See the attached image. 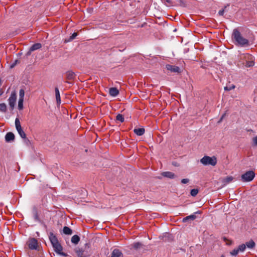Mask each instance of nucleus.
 I'll use <instances>...</instances> for the list:
<instances>
[{
    "label": "nucleus",
    "mask_w": 257,
    "mask_h": 257,
    "mask_svg": "<svg viewBox=\"0 0 257 257\" xmlns=\"http://www.w3.org/2000/svg\"><path fill=\"white\" fill-rule=\"evenodd\" d=\"M241 59L245 61V66L246 67H250L254 65V57L249 54H243Z\"/></svg>",
    "instance_id": "obj_4"
},
{
    "label": "nucleus",
    "mask_w": 257,
    "mask_h": 257,
    "mask_svg": "<svg viewBox=\"0 0 257 257\" xmlns=\"http://www.w3.org/2000/svg\"><path fill=\"white\" fill-rule=\"evenodd\" d=\"M75 252L78 257H89L91 254V249L87 243L83 247H76Z\"/></svg>",
    "instance_id": "obj_3"
},
{
    "label": "nucleus",
    "mask_w": 257,
    "mask_h": 257,
    "mask_svg": "<svg viewBox=\"0 0 257 257\" xmlns=\"http://www.w3.org/2000/svg\"><path fill=\"white\" fill-rule=\"evenodd\" d=\"M235 88V86L234 85H232L230 86H225L224 87V90L226 91H230Z\"/></svg>",
    "instance_id": "obj_34"
},
{
    "label": "nucleus",
    "mask_w": 257,
    "mask_h": 257,
    "mask_svg": "<svg viewBox=\"0 0 257 257\" xmlns=\"http://www.w3.org/2000/svg\"><path fill=\"white\" fill-rule=\"evenodd\" d=\"M42 45L40 43H36L33 44L30 48V51H34L35 50H37L38 49H39L41 48Z\"/></svg>",
    "instance_id": "obj_20"
},
{
    "label": "nucleus",
    "mask_w": 257,
    "mask_h": 257,
    "mask_svg": "<svg viewBox=\"0 0 257 257\" xmlns=\"http://www.w3.org/2000/svg\"><path fill=\"white\" fill-rule=\"evenodd\" d=\"M239 253L237 248L234 249L230 252V254L233 256H236Z\"/></svg>",
    "instance_id": "obj_33"
},
{
    "label": "nucleus",
    "mask_w": 257,
    "mask_h": 257,
    "mask_svg": "<svg viewBox=\"0 0 257 257\" xmlns=\"http://www.w3.org/2000/svg\"><path fill=\"white\" fill-rule=\"evenodd\" d=\"M166 2L168 3H171V0H166Z\"/></svg>",
    "instance_id": "obj_42"
},
{
    "label": "nucleus",
    "mask_w": 257,
    "mask_h": 257,
    "mask_svg": "<svg viewBox=\"0 0 257 257\" xmlns=\"http://www.w3.org/2000/svg\"><path fill=\"white\" fill-rule=\"evenodd\" d=\"M134 133L138 136H141L145 133V129L143 128H135L134 131Z\"/></svg>",
    "instance_id": "obj_17"
},
{
    "label": "nucleus",
    "mask_w": 257,
    "mask_h": 257,
    "mask_svg": "<svg viewBox=\"0 0 257 257\" xmlns=\"http://www.w3.org/2000/svg\"><path fill=\"white\" fill-rule=\"evenodd\" d=\"M77 36V33H74L69 38L68 41L69 42V41H72L73 40H74L76 37Z\"/></svg>",
    "instance_id": "obj_32"
},
{
    "label": "nucleus",
    "mask_w": 257,
    "mask_h": 257,
    "mask_svg": "<svg viewBox=\"0 0 257 257\" xmlns=\"http://www.w3.org/2000/svg\"><path fill=\"white\" fill-rule=\"evenodd\" d=\"M232 37L238 45L241 47L248 46L249 41L244 38L237 29L233 30Z\"/></svg>",
    "instance_id": "obj_2"
},
{
    "label": "nucleus",
    "mask_w": 257,
    "mask_h": 257,
    "mask_svg": "<svg viewBox=\"0 0 257 257\" xmlns=\"http://www.w3.org/2000/svg\"><path fill=\"white\" fill-rule=\"evenodd\" d=\"M4 93V91L2 89L0 90V96H1Z\"/></svg>",
    "instance_id": "obj_41"
},
{
    "label": "nucleus",
    "mask_w": 257,
    "mask_h": 257,
    "mask_svg": "<svg viewBox=\"0 0 257 257\" xmlns=\"http://www.w3.org/2000/svg\"><path fill=\"white\" fill-rule=\"evenodd\" d=\"M234 179V178L232 176H227L224 178H223L222 179L221 182L223 184V186H226L228 184L231 182Z\"/></svg>",
    "instance_id": "obj_12"
},
{
    "label": "nucleus",
    "mask_w": 257,
    "mask_h": 257,
    "mask_svg": "<svg viewBox=\"0 0 257 257\" xmlns=\"http://www.w3.org/2000/svg\"><path fill=\"white\" fill-rule=\"evenodd\" d=\"M200 162L204 165H211L214 166L217 163V160L215 157H210L205 156L201 160Z\"/></svg>",
    "instance_id": "obj_5"
},
{
    "label": "nucleus",
    "mask_w": 257,
    "mask_h": 257,
    "mask_svg": "<svg viewBox=\"0 0 257 257\" xmlns=\"http://www.w3.org/2000/svg\"><path fill=\"white\" fill-rule=\"evenodd\" d=\"M15 125L16 129L22 127L20 120L18 118H16L15 119Z\"/></svg>",
    "instance_id": "obj_30"
},
{
    "label": "nucleus",
    "mask_w": 257,
    "mask_h": 257,
    "mask_svg": "<svg viewBox=\"0 0 257 257\" xmlns=\"http://www.w3.org/2000/svg\"><path fill=\"white\" fill-rule=\"evenodd\" d=\"M244 244L245 245V247L246 246L249 249H252L254 247L255 243L253 240H250L249 241L246 242Z\"/></svg>",
    "instance_id": "obj_18"
},
{
    "label": "nucleus",
    "mask_w": 257,
    "mask_h": 257,
    "mask_svg": "<svg viewBox=\"0 0 257 257\" xmlns=\"http://www.w3.org/2000/svg\"><path fill=\"white\" fill-rule=\"evenodd\" d=\"M198 193V190L197 189H193L191 190L190 194L191 196L194 197L196 196V195Z\"/></svg>",
    "instance_id": "obj_31"
},
{
    "label": "nucleus",
    "mask_w": 257,
    "mask_h": 257,
    "mask_svg": "<svg viewBox=\"0 0 257 257\" xmlns=\"http://www.w3.org/2000/svg\"><path fill=\"white\" fill-rule=\"evenodd\" d=\"M109 93L110 96L115 97L119 94V90L116 87H111L109 89Z\"/></svg>",
    "instance_id": "obj_14"
},
{
    "label": "nucleus",
    "mask_w": 257,
    "mask_h": 257,
    "mask_svg": "<svg viewBox=\"0 0 257 257\" xmlns=\"http://www.w3.org/2000/svg\"><path fill=\"white\" fill-rule=\"evenodd\" d=\"M224 13V9H222V10H220L219 12H218V14L220 16H223V14Z\"/></svg>",
    "instance_id": "obj_40"
},
{
    "label": "nucleus",
    "mask_w": 257,
    "mask_h": 257,
    "mask_svg": "<svg viewBox=\"0 0 257 257\" xmlns=\"http://www.w3.org/2000/svg\"><path fill=\"white\" fill-rule=\"evenodd\" d=\"M49 237L54 251L59 255L64 256H67V254L62 251L63 247L59 242L56 236L53 233L50 232Z\"/></svg>",
    "instance_id": "obj_1"
},
{
    "label": "nucleus",
    "mask_w": 257,
    "mask_h": 257,
    "mask_svg": "<svg viewBox=\"0 0 257 257\" xmlns=\"http://www.w3.org/2000/svg\"><path fill=\"white\" fill-rule=\"evenodd\" d=\"M17 132H18L19 135L23 139H26V135L25 132L23 131L22 127L16 129Z\"/></svg>",
    "instance_id": "obj_23"
},
{
    "label": "nucleus",
    "mask_w": 257,
    "mask_h": 257,
    "mask_svg": "<svg viewBox=\"0 0 257 257\" xmlns=\"http://www.w3.org/2000/svg\"><path fill=\"white\" fill-rule=\"evenodd\" d=\"M66 82L67 83H69L71 84V82H68V81H66Z\"/></svg>",
    "instance_id": "obj_44"
},
{
    "label": "nucleus",
    "mask_w": 257,
    "mask_h": 257,
    "mask_svg": "<svg viewBox=\"0 0 257 257\" xmlns=\"http://www.w3.org/2000/svg\"><path fill=\"white\" fill-rule=\"evenodd\" d=\"M162 175L164 177H167L170 179H173L175 177V174L171 172H164L162 173Z\"/></svg>",
    "instance_id": "obj_15"
},
{
    "label": "nucleus",
    "mask_w": 257,
    "mask_h": 257,
    "mask_svg": "<svg viewBox=\"0 0 257 257\" xmlns=\"http://www.w3.org/2000/svg\"><path fill=\"white\" fill-rule=\"evenodd\" d=\"M27 244L30 249L36 250L38 248V241L34 238H32L27 242Z\"/></svg>",
    "instance_id": "obj_8"
},
{
    "label": "nucleus",
    "mask_w": 257,
    "mask_h": 257,
    "mask_svg": "<svg viewBox=\"0 0 257 257\" xmlns=\"http://www.w3.org/2000/svg\"><path fill=\"white\" fill-rule=\"evenodd\" d=\"M252 146H257V136L253 138L252 139Z\"/></svg>",
    "instance_id": "obj_35"
},
{
    "label": "nucleus",
    "mask_w": 257,
    "mask_h": 257,
    "mask_svg": "<svg viewBox=\"0 0 257 257\" xmlns=\"http://www.w3.org/2000/svg\"><path fill=\"white\" fill-rule=\"evenodd\" d=\"M80 237L77 235H73L71 239V242L74 244H77L80 241Z\"/></svg>",
    "instance_id": "obj_19"
},
{
    "label": "nucleus",
    "mask_w": 257,
    "mask_h": 257,
    "mask_svg": "<svg viewBox=\"0 0 257 257\" xmlns=\"http://www.w3.org/2000/svg\"><path fill=\"white\" fill-rule=\"evenodd\" d=\"M116 120L120 121V122H123L124 120V118L122 114H118L116 116Z\"/></svg>",
    "instance_id": "obj_26"
},
{
    "label": "nucleus",
    "mask_w": 257,
    "mask_h": 257,
    "mask_svg": "<svg viewBox=\"0 0 257 257\" xmlns=\"http://www.w3.org/2000/svg\"><path fill=\"white\" fill-rule=\"evenodd\" d=\"M23 102L24 99H19L18 101V109L22 110L23 108Z\"/></svg>",
    "instance_id": "obj_28"
},
{
    "label": "nucleus",
    "mask_w": 257,
    "mask_h": 257,
    "mask_svg": "<svg viewBox=\"0 0 257 257\" xmlns=\"http://www.w3.org/2000/svg\"><path fill=\"white\" fill-rule=\"evenodd\" d=\"M199 213V212H198V211H197V212H195V213Z\"/></svg>",
    "instance_id": "obj_46"
},
{
    "label": "nucleus",
    "mask_w": 257,
    "mask_h": 257,
    "mask_svg": "<svg viewBox=\"0 0 257 257\" xmlns=\"http://www.w3.org/2000/svg\"><path fill=\"white\" fill-rule=\"evenodd\" d=\"M25 96V90L23 89H21L19 91V99H24Z\"/></svg>",
    "instance_id": "obj_29"
},
{
    "label": "nucleus",
    "mask_w": 257,
    "mask_h": 257,
    "mask_svg": "<svg viewBox=\"0 0 257 257\" xmlns=\"http://www.w3.org/2000/svg\"><path fill=\"white\" fill-rule=\"evenodd\" d=\"M196 218V216L195 214H191L190 215L187 216L183 219V222H187L189 220H193Z\"/></svg>",
    "instance_id": "obj_22"
},
{
    "label": "nucleus",
    "mask_w": 257,
    "mask_h": 257,
    "mask_svg": "<svg viewBox=\"0 0 257 257\" xmlns=\"http://www.w3.org/2000/svg\"><path fill=\"white\" fill-rule=\"evenodd\" d=\"M255 177V173L252 171H247L245 173L242 175L241 180L243 182H250Z\"/></svg>",
    "instance_id": "obj_6"
},
{
    "label": "nucleus",
    "mask_w": 257,
    "mask_h": 257,
    "mask_svg": "<svg viewBox=\"0 0 257 257\" xmlns=\"http://www.w3.org/2000/svg\"><path fill=\"white\" fill-rule=\"evenodd\" d=\"M142 245V243L139 242H134L131 245V249L132 248L138 249L141 247V246Z\"/></svg>",
    "instance_id": "obj_24"
},
{
    "label": "nucleus",
    "mask_w": 257,
    "mask_h": 257,
    "mask_svg": "<svg viewBox=\"0 0 257 257\" xmlns=\"http://www.w3.org/2000/svg\"><path fill=\"white\" fill-rule=\"evenodd\" d=\"M2 85V81L0 79V86Z\"/></svg>",
    "instance_id": "obj_43"
},
{
    "label": "nucleus",
    "mask_w": 257,
    "mask_h": 257,
    "mask_svg": "<svg viewBox=\"0 0 257 257\" xmlns=\"http://www.w3.org/2000/svg\"><path fill=\"white\" fill-rule=\"evenodd\" d=\"M55 96H56L57 103V104H60L61 97H60L59 90L57 87L55 88Z\"/></svg>",
    "instance_id": "obj_16"
},
{
    "label": "nucleus",
    "mask_w": 257,
    "mask_h": 257,
    "mask_svg": "<svg viewBox=\"0 0 257 257\" xmlns=\"http://www.w3.org/2000/svg\"><path fill=\"white\" fill-rule=\"evenodd\" d=\"M189 181L188 179H183L181 180V182L183 184H186L189 182Z\"/></svg>",
    "instance_id": "obj_38"
},
{
    "label": "nucleus",
    "mask_w": 257,
    "mask_h": 257,
    "mask_svg": "<svg viewBox=\"0 0 257 257\" xmlns=\"http://www.w3.org/2000/svg\"><path fill=\"white\" fill-rule=\"evenodd\" d=\"M220 257H225L223 255H222Z\"/></svg>",
    "instance_id": "obj_45"
},
{
    "label": "nucleus",
    "mask_w": 257,
    "mask_h": 257,
    "mask_svg": "<svg viewBox=\"0 0 257 257\" xmlns=\"http://www.w3.org/2000/svg\"><path fill=\"white\" fill-rule=\"evenodd\" d=\"M226 115V113H224L222 116L221 117H220V119L219 120V121H218V123H220V122H221L224 118V117Z\"/></svg>",
    "instance_id": "obj_39"
},
{
    "label": "nucleus",
    "mask_w": 257,
    "mask_h": 257,
    "mask_svg": "<svg viewBox=\"0 0 257 257\" xmlns=\"http://www.w3.org/2000/svg\"><path fill=\"white\" fill-rule=\"evenodd\" d=\"M0 111L6 112L7 111V105L5 103H0Z\"/></svg>",
    "instance_id": "obj_25"
},
{
    "label": "nucleus",
    "mask_w": 257,
    "mask_h": 257,
    "mask_svg": "<svg viewBox=\"0 0 257 257\" xmlns=\"http://www.w3.org/2000/svg\"><path fill=\"white\" fill-rule=\"evenodd\" d=\"M63 231L64 234L67 235H71L73 233L72 229L67 226L64 227Z\"/></svg>",
    "instance_id": "obj_21"
},
{
    "label": "nucleus",
    "mask_w": 257,
    "mask_h": 257,
    "mask_svg": "<svg viewBox=\"0 0 257 257\" xmlns=\"http://www.w3.org/2000/svg\"><path fill=\"white\" fill-rule=\"evenodd\" d=\"M17 93L15 90L12 92L11 96L8 99L9 106L11 110H13L16 103Z\"/></svg>",
    "instance_id": "obj_7"
},
{
    "label": "nucleus",
    "mask_w": 257,
    "mask_h": 257,
    "mask_svg": "<svg viewBox=\"0 0 257 257\" xmlns=\"http://www.w3.org/2000/svg\"><path fill=\"white\" fill-rule=\"evenodd\" d=\"M34 219L36 221H40V219H39V216L38 215V213L37 212H36L34 214Z\"/></svg>",
    "instance_id": "obj_37"
},
{
    "label": "nucleus",
    "mask_w": 257,
    "mask_h": 257,
    "mask_svg": "<svg viewBox=\"0 0 257 257\" xmlns=\"http://www.w3.org/2000/svg\"><path fill=\"white\" fill-rule=\"evenodd\" d=\"M66 78L68 80H74L76 78V74L72 71H68L65 73Z\"/></svg>",
    "instance_id": "obj_10"
},
{
    "label": "nucleus",
    "mask_w": 257,
    "mask_h": 257,
    "mask_svg": "<svg viewBox=\"0 0 257 257\" xmlns=\"http://www.w3.org/2000/svg\"><path fill=\"white\" fill-rule=\"evenodd\" d=\"M123 254L122 252L117 248L114 249L111 253L110 257H122Z\"/></svg>",
    "instance_id": "obj_11"
},
{
    "label": "nucleus",
    "mask_w": 257,
    "mask_h": 257,
    "mask_svg": "<svg viewBox=\"0 0 257 257\" xmlns=\"http://www.w3.org/2000/svg\"><path fill=\"white\" fill-rule=\"evenodd\" d=\"M245 245L244 244H242L238 246L237 248L238 252H243L245 249Z\"/></svg>",
    "instance_id": "obj_27"
},
{
    "label": "nucleus",
    "mask_w": 257,
    "mask_h": 257,
    "mask_svg": "<svg viewBox=\"0 0 257 257\" xmlns=\"http://www.w3.org/2000/svg\"><path fill=\"white\" fill-rule=\"evenodd\" d=\"M19 62L18 60H16L14 62H13L12 64H11L10 68H13Z\"/></svg>",
    "instance_id": "obj_36"
},
{
    "label": "nucleus",
    "mask_w": 257,
    "mask_h": 257,
    "mask_svg": "<svg viewBox=\"0 0 257 257\" xmlns=\"http://www.w3.org/2000/svg\"><path fill=\"white\" fill-rule=\"evenodd\" d=\"M15 139V135L12 132L8 133L5 136V140L7 142H11Z\"/></svg>",
    "instance_id": "obj_13"
},
{
    "label": "nucleus",
    "mask_w": 257,
    "mask_h": 257,
    "mask_svg": "<svg viewBox=\"0 0 257 257\" xmlns=\"http://www.w3.org/2000/svg\"><path fill=\"white\" fill-rule=\"evenodd\" d=\"M166 68L168 70L170 71L171 72L174 73H179L180 72V68L175 65H172L170 64H167L166 66Z\"/></svg>",
    "instance_id": "obj_9"
}]
</instances>
